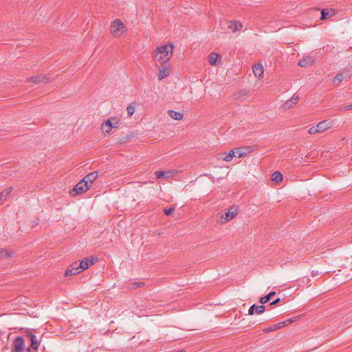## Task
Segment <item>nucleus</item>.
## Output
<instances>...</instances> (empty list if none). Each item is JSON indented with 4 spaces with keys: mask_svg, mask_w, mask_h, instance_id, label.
I'll return each mask as SVG.
<instances>
[{
    "mask_svg": "<svg viewBox=\"0 0 352 352\" xmlns=\"http://www.w3.org/2000/svg\"><path fill=\"white\" fill-rule=\"evenodd\" d=\"M173 43L158 46L153 52L154 58L160 63L169 62L173 56Z\"/></svg>",
    "mask_w": 352,
    "mask_h": 352,
    "instance_id": "obj_1",
    "label": "nucleus"
},
{
    "mask_svg": "<svg viewBox=\"0 0 352 352\" xmlns=\"http://www.w3.org/2000/svg\"><path fill=\"white\" fill-rule=\"evenodd\" d=\"M126 30L125 25L119 19L113 21L111 25V33L114 37H120Z\"/></svg>",
    "mask_w": 352,
    "mask_h": 352,
    "instance_id": "obj_2",
    "label": "nucleus"
},
{
    "mask_svg": "<svg viewBox=\"0 0 352 352\" xmlns=\"http://www.w3.org/2000/svg\"><path fill=\"white\" fill-rule=\"evenodd\" d=\"M118 126V122L116 118H111L107 120L104 121L101 125V130L105 135L109 134L112 129L117 128Z\"/></svg>",
    "mask_w": 352,
    "mask_h": 352,
    "instance_id": "obj_3",
    "label": "nucleus"
},
{
    "mask_svg": "<svg viewBox=\"0 0 352 352\" xmlns=\"http://www.w3.org/2000/svg\"><path fill=\"white\" fill-rule=\"evenodd\" d=\"M25 337L31 342V348L36 350L41 341V337L35 335L33 330H29L25 333Z\"/></svg>",
    "mask_w": 352,
    "mask_h": 352,
    "instance_id": "obj_4",
    "label": "nucleus"
},
{
    "mask_svg": "<svg viewBox=\"0 0 352 352\" xmlns=\"http://www.w3.org/2000/svg\"><path fill=\"white\" fill-rule=\"evenodd\" d=\"M25 350V341L21 336H16L12 343L11 352H23Z\"/></svg>",
    "mask_w": 352,
    "mask_h": 352,
    "instance_id": "obj_5",
    "label": "nucleus"
},
{
    "mask_svg": "<svg viewBox=\"0 0 352 352\" xmlns=\"http://www.w3.org/2000/svg\"><path fill=\"white\" fill-rule=\"evenodd\" d=\"M170 67L169 62L160 63V65L158 66L159 73H158V79L162 80L167 77L169 75V72L168 71Z\"/></svg>",
    "mask_w": 352,
    "mask_h": 352,
    "instance_id": "obj_6",
    "label": "nucleus"
},
{
    "mask_svg": "<svg viewBox=\"0 0 352 352\" xmlns=\"http://www.w3.org/2000/svg\"><path fill=\"white\" fill-rule=\"evenodd\" d=\"M91 187L87 184L85 179H81L73 188L72 191H75L76 194H82L87 192Z\"/></svg>",
    "mask_w": 352,
    "mask_h": 352,
    "instance_id": "obj_7",
    "label": "nucleus"
},
{
    "mask_svg": "<svg viewBox=\"0 0 352 352\" xmlns=\"http://www.w3.org/2000/svg\"><path fill=\"white\" fill-rule=\"evenodd\" d=\"M238 214V209L232 206L228 209V211L221 214V218L224 219V221H228L234 218Z\"/></svg>",
    "mask_w": 352,
    "mask_h": 352,
    "instance_id": "obj_8",
    "label": "nucleus"
},
{
    "mask_svg": "<svg viewBox=\"0 0 352 352\" xmlns=\"http://www.w3.org/2000/svg\"><path fill=\"white\" fill-rule=\"evenodd\" d=\"M50 78V75L38 74L37 76L28 78L27 81L30 82H34V84H38L44 81H48Z\"/></svg>",
    "mask_w": 352,
    "mask_h": 352,
    "instance_id": "obj_9",
    "label": "nucleus"
},
{
    "mask_svg": "<svg viewBox=\"0 0 352 352\" xmlns=\"http://www.w3.org/2000/svg\"><path fill=\"white\" fill-rule=\"evenodd\" d=\"M97 258H85V259L82 260L80 263H78V267L80 270V272L87 270L89 265L94 264L96 262Z\"/></svg>",
    "mask_w": 352,
    "mask_h": 352,
    "instance_id": "obj_10",
    "label": "nucleus"
},
{
    "mask_svg": "<svg viewBox=\"0 0 352 352\" xmlns=\"http://www.w3.org/2000/svg\"><path fill=\"white\" fill-rule=\"evenodd\" d=\"M81 272L78 262L72 263L65 272V276H73Z\"/></svg>",
    "mask_w": 352,
    "mask_h": 352,
    "instance_id": "obj_11",
    "label": "nucleus"
},
{
    "mask_svg": "<svg viewBox=\"0 0 352 352\" xmlns=\"http://www.w3.org/2000/svg\"><path fill=\"white\" fill-rule=\"evenodd\" d=\"M265 310V306L263 305H256L255 304L250 306V307L248 309V314L249 315H253L255 313L257 314H263Z\"/></svg>",
    "mask_w": 352,
    "mask_h": 352,
    "instance_id": "obj_12",
    "label": "nucleus"
},
{
    "mask_svg": "<svg viewBox=\"0 0 352 352\" xmlns=\"http://www.w3.org/2000/svg\"><path fill=\"white\" fill-rule=\"evenodd\" d=\"M299 100V96L294 94L289 100L283 104L282 107L285 110L291 109Z\"/></svg>",
    "mask_w": 352,
    "mask_h": 352,
    "instance_id": "obj_13",
    "label": "nucleus"
},
{
    "mask_svg": "<svg viewBox=\"0 0 352 352\" xmlns=\"http://www.w3.org/2000/svg\"><path fill=\"white\" fill-rule=\"evenodd\" d=\"M98 176V171H94L92 173H89L82 179H85L86 183L89 184V187L91 186L92 184L96 181Z\"/></svg>",
    "mask_w": 352,
    "mask_h": 352,
    "instance_id": "obj_14",
    "label": "nucleus"
},
{
    "mask_svg": "<svg viewBox=\"0 0 352 352\" xmlns=\"http://www.w3.org/2000/svg\"><path fill=\"white\" fill-rule=\"evenodd\" d=\"M315 59L312 56H305L300 59L298 65L302 67H306L314 63Z\"/></svg>",
    "mask_w": 352,
    "mask_h": 352,
    "instance_id": "obj_15",
    "label": "nucleus"
},
{
    "mask_svg": "<svg viewBox=\"0 0 352 352\" xmlns=\"http://www.w3.org/2000/svg\"><path fill=\"white\" fill-rule=\"evenodd\" d=\"M173 174L174 172L173 170H157L155 173V177L157 179L168 178L172 177Z\"/></svg>",
    "mask_w": 352,
    "mask_h": 352,
    "instance_id": "obj_16",
    "label": "nucleus"
},
{
    "mask_svg": "<svg viewBox=\"0 0 352 352\" xmlns=\"http://www.w3.org/2000/svg\"><path fill=\"white\" fill-rule=\"evenodd\" d=\"M168 114L171 118H173L175 120H180L183 118L182 113H181L180 112L174 111V110H168Z\"/></svg>",
    "mask_w": 352,
    "mask_h": 352,
    "instance_id": "obj_17",
    "label": "nucleus"
},
{
    "mask_svg": "<svg viewBox=\"0 0 352 352\" xmlns=\"http://www.w3.org/2000/svg\"><path fill=\"white\" fill-rule=\"evenodd\" d=\"M276 294V292L274 291L270 292L268 294L262 296L259 302L262 305H264L269 302L272 298Z\"/></svg>",
    "mask_w": 352,
    "mask_h": 352,
    "instance_id": "obj_18",
    "label": "nucleus"
},
{
    "mask_svg": "<svg viewBox=\"0 0 352 352\" xmlns=\"http://www.w3.org/2000/svg\"><path fill=\"white\" fill-rule=\"evenodd\" d=\"M329 128V122H327L325 120L319 122L316 125V129H318V131L319 133L324 131L325 130H327Z\"/></svg>",
    "mask_w": 352,
    "mask_h": 352,
    "instance_id": "obj_19",
    "label": "nucleus"
},
{
    "mask_svg": "<svg viewBox=\"0 0 352 352\" xmlns=\"http://www.w3.org/2000/svg\"><path fill=\"white\" fill-rule=\"evenodd\" d=\"M12 189V187H9L3 192H0V205L3 204V200L6 199V197L11 193Z\"/></svg>",
    "mask_w": 352,
    "mask_h": 352,
    "instance_id": "obj_20",
    "label": "nucleus"
},
{
    "mask_svg": "<svg viewBox=\"0 0 352 352\" xmlns=\"http://www.w3.org/2000/svg\"><path fill=\"white\" fill-rule=\"evenodd\" d=\"M253 72L256 76H262L264 72L263 67L261 64H258V65H255L253 68Z\"/></svg>",
    "mask_w": 352,
    "mask_h": 352,
    "instance_id": "obj_21",
    "label": "nucleus"
},
{
    "mask_svg": "<svg viewBox=\"0 0 352 352\" xmlns=\"http://www.w3.org/2000/svg\"><path fill=\"white\" fill-rule=\"evenodd\" d=\"M230 23V25L229 28L232 29L233 32L240 30L242 28V24L239 21H232Z\"/></svg>",
    "mask_w": 352,
    "mask_h": 352,
    "instance_id": "obj_22",
    "label": "nucleus"
},
{
    "mask_svg": "<svg viewBox=\"0 0 352 352\" xmlns=\"http://www.w3.org/2000/svg\"><path fill=\"white\" fill-rule=\"evenodd\" d=\"M234 150L235 157L239 158L245 156L247 154L248 148H236Z\"/></svg>",
    "mask_w": 352,
    "mask_h": 352,
    "instance_id": "obj_23",
    "label": "nucleus"
},
{
    "mask_svg": "<svg viewBox=\"0 0 352 352\" xmlns=\"http://www.w3.org/2000/svg\"><path fill=\"white\" fill-rule=\"evenodd\" d=\"M219 57V54L217 53L212 52L208 56V61L211 65H215L217 64V60Z\"/></svg>",
    "mask_w": 352,
    "mask_h": 352,
    "instance_id": "obj_24",
    "label": "nucleus"
},
{
    "mask_svg": "<svg viewBox=\"0 0 352 352\" xmlns=\"http://www.w3.org/2000/svg\"><path fill=\"white\" fill-rule=\"evenodd\" d=\"M334 14H335V12H333V14H330L328 9H322L321 10L320 19H321V20H326Z\"/></svg>",
    "mask_w": 352,
    "mask_h": 352,
    "instance_id": "obj_25",
    "label": "nucleus"
},
{
    "mask_svg": "<svg viewBox=\"0 0 352 352\" xmlns=\"http://www.w3.org/2000/svg\"><path fill=\"white\" fill-rule=\"evenodd\" d=\"M272 179L278 183L283 180V175L279 171H276L272 175Z\"/></svg>",
    "mask_w": 352,
    "mask_h": 352,
    "instance_id": "obj_26",
    "label": "nucleus"
},
{
    "mask_svg": "<svg viewBox=\"0 0 352 352\" xmlns=\"http://www.w3.org/2000/svg\"><path fill=\"white\" fill-rule=\"evenodd\" d=\"M279 329H280V324L277 323V324H272L266 329H264L263 332L264 333H270V332L276 331Z\"/></svg>",
    "mask_w": 352,
    "mask_h": 352,
    "instance_id": "obj_27",
    "label": "nucleus"
},
{
    "mask_svg": "<svg viewBox=\"0 0 352 352\" xmlns=\"http://www.w3.org/2000/svg\"><path fill=\"white\" fill-rule=\"evenodd\" d=\"M225 157H223V160L226 162H230L232 160L234 157H235L234 150H230L229 153H225Z\"/></svg>",
    "mask_w": 352,
    "mask_h": 352,
    "instance_id": "obj_28",
    "label": "nucleus"
},
{
    "mask_svg": "<svg viewBox=\"0 0 352 352\" xmlns=\"http://www.w3.org/2000/svg\"><path fill=\"white\" fill-rule=\"evenodd\" d=\"M11 256V252L8 250H5V249H0V259H3L4 258H8V257H10Z\"/></svg>",
    "mask_w": 352,
    "mask_h": 352,
    "instance_id": "obj_29",
    "label": "nucleus"
},
{
    "mask_svg": "<svg viewBox=\"0 0 352 352\" xmlns=\"http://www.w3.org/2000/svg\"><path fill=\"white\" fill-rule=\"evenodd\" d=\"M144 285V283L143 282H138V283H131L128 285V288L129 289H135L138 287H141Z\"/></svg>",
    "mask_w": 352,
    "mask_h": 352,
    "instance_id": "obj_30",
    "label": "nucleus"
},
{
    "mask_svg": "<svg viewBox=\"0 0 352 352\" xmlns=\"http://www.w3.org/2000/svg\"><path fill=\"white\" fill-rule=\"evenodd\" d=\"M297 318H298V317H294V318H289L288 320H284L283 322H278V324H280V328H282L283 327L287 326L288 324L294 322V321H296L297 320Z\"/></svg>",
    "mask_w": 352,
    "mask_h": 352,
    "instance_id": "obj_31",
    "label": "nucleus"
},
{
    "mask_svg": "<svg viewBox=\"0 0 352 352\" xmlns=\"http://www.w3.org/2000/svg\"><path fill=\"white\" fill-rule=\"evenodd\" d=\"M342 80L343 76L342 74L339 73L334 77L333 83L336 85V86H338V84L341 82Z\"/></svg>",
    "mask_w": 352,
    "mask_h": 352,
    "instance_id": "obj_32",
    "label": "nucleus"
},
{
    "mask_svg": "<svg viewBox=\"0 0 352 352\" xmlns=\"http://www.w3.org/2000/svg\"><path fill=\"white\" fill-rule=\"evenodd\" d=\"M131 138V135H126V136L122 137L119 140H118V143L120 144H125V143L128 142Z\"/></svg>",
    "mask_w": 352,
    "mask_h": 352,
    "instance_id": "obj_33",
    "label": "nucleus"
},
{
    "mask_svg": "<svg viewBox=\"0 0 352 352\" xmlns=\"http://www.w3.org/2000/svg\"><path fill=\"white\" fill-rule=\"evenodd\" d=\"M174 211H175V208L170 207L169 208H165L164 210V213L167 216H171Z\"/></svg>",
    "mask_w": 352,
    "mask_h": 352,
    "instance_id": "obj_34",
    "label": "nucleus"
},
{
    "mask_svg": "<svg viewBox=\"0 0 352 352\" xmlns=\"http://www.w3.org/2000/svg\"><path fill=\"white\" fill-rule=\"evenodd\" d=\"M127 113L129 116H132L135 112V107L130 104L126 108Z\"/></svg>",
    "mask_w": 352,
    "mask_h": 352,
    "instance_id": "obj_35",
    "label": "nucleus"
},
{
    "mask_svg": "<svg viewBox=\"0 0 352 352\" xmlns=\"http://www.w3.org/2000/svg\"><path fill=\"white\" fill-rule=\"evenodd\" d=\"M308 132L309 134H315V133H319L318 131V129H316V126H314L311 127L309 129Z\"/></svg>",
    "mask_w": 352,
    "mask_h": 352,
    "instance_id": "obj_36",
    "label": "nucleus"
},
{
    "mask_svg": "<svg viewBox=\"0 0 352 352\" xmlns=\"http://www.w3.org/2000/svg\"><path fill=\"white\" fill-rule=\"evenodd\" d=\"M281 301V299L280 298H276V300H273L270 302V305H275L279 303Z\"/></svg>",
    "mask_w": 352,
    "mask_h": 352,
    "instance_id": "obj_37",
    "label": "nucleus"
},
{
    "mask_svg": "<svg viewBox=\"0 0 352 352\" xmlns=\"http://www.w3.org/2000/svg\"><path fill=\"white\" fill-rule=\"evenodd\" d=\"M345 110H351L352 109V104L347 105L344 107Z\"/></svg>",
    "mask_w": 352,
    "mask_h": 352,
    "instance_id": "obj_38",
    "label": "nucleus"
},
{
    "mask_svg": "<svg viewBox=\"0 0 352 352\" xmlns=\"http://www.w3.org/2000/svg\"><path fill=\"white\" fill-rule=\"evenodd\" d=\"M27 350H28V351H30V347H28Z\"/></svg>",
    "mask_w": 352,
    "mask_h": 352,
    "instance_id": "obj_39",
    "label": "nucleus"
}]
</instances>
